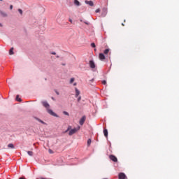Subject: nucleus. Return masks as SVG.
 Instances as JSON below:
<instances>
[{
    "instance_id": "obj_1",
    "label": "nucleus",
    "mask_w": 179,
    "mask_h": 179,
    "mask_svg": "<svg viewBox=\"0 0 179 179\" xmlns=\"http://www.w3.org/2000/svg\"><path fill=\"white\" fill-rule=\"evenodd\" d=\"M42 105L45 108H46L48 114H50V115H52L53 117H57V114L52 111V110L50 109V103H48L45 101H42Z\"/></svg>"
},
{
    "instance_id": "obj_2",
    "label": "nucleus",
    "mask_w": 179,
    "mask_h": 179,
    "mask_svg": "<svg viewBox=\"0 0 179 179\" xmlns=\"http://www.w3.org/2000/svg\"><path fill=\"white\" fill-rule=\"evenodd\" d=\"M79 129H80V126H78L77 128L71 129L69 132V135L72 136V135L76 134L77 131H79Z\"/></svg>"
},
{
    "instance_id": "obj_3",
    "label": "nucleus",
    "mask_w": 179,
    "mask_h": 179,
    "mask_svg": "<svg viewBox=\"0 0 179 179\" xmlns=\"http://www.w3.org/2000/svg\"><path fill=\"white\" fill-rule=\"evenodd\" d=\"M109 159L112 160V162H114V163H117V162H118V159L117 158V157L113 155H109Z\"/></svg>"
},
{
    "instance_id": "obj_4",
    "label": "nucleus",
    "mask_w": 179,
    "mask_h": 179,
    "mask_svg": "<svg viewBox=\"0 0 179 179\" xmlns=\"http://www.w3.org/2000/svg\"><path fill=\"white\" fill-rule=\"evenodd\" d=\"M85 121H86V116H83L79 121L80 125H83V124H85Z\"/></svg>"
},
{
    "instance_id": "obj_5",
    "label": "nucleus",
    "mask_w": 179,
    "mask_h": 179,
    "mask_svg": "<svg viewBox=\"0 0 179 179\" xmlns=\"http://www.w3.org/2000/svg\"><path fill=\"white\" fill-rule=\"evenodd\" d=\"M127 176L124 173H119V179H126Z\"/></svg>"
},
{
    "instance_id": "obj_6",
    "label": "nucleus",
    "mask_w": 179,
    "mask_h": 179,
    "mask_svg": "<svg viewBox=\"0 0 179 179\" xmlns=\"http://www.w3.org/2000/svg\"><path fill=\"white\" fill-rule=\"evenodd\" d=\"M99 58L101 61H104V59H106V56L103 53H99Z\"/></svg>"
},
{
    "instance_id": "obj_7",
    "label": "nucleus",
    "mask_w": 179,
    "mask_h": 179,
    "mask_svg": "<svg viewBox=\"0 0 179 179\" xmlns=\"http://www.w3.org/2000/svg\"><path fill=\"white\" fill-rule=\"evenodd\" d=\"M90 66L92 68V69H94L96 68V64H94V62L92 60L90 61Z\"/></svg>"
},
{
    "instance_id": "obj_8",
    "label": "nucleus",
    "mask_w": 179,
    "mask_h": 179,
    "mask_svg": "<svg viewBox=\"0 0 179 179\" xmlns=\"http://www.w3.org/2000/svg\"><path fill=\"white\" fill-rule=\"evenodd\" d=\"M85 3H87V5H90V6H93L94 5L93 1L87 0L85 1Z\"/></svg>"
},
{
    "instance_id": "obj_9",
    "label": "nucleus",
    "mask_w": 179,
    "mask_h": 179,
    "mask_svg": "<svg viewBox=\"0 0 179 179\" xmlns=\"http://www.w3.org/2000/svg\"><path fill=\"white\" fill-rule=\"evenodd\" d=\"M103 135L104 136H106V138H108V131L107 130V129H105L103 130Z\"/></svg>"
},
{
    "instance_id": "obj_10",
    "label": "nucleus",
    "mask_w": 179,
    "mask_h": 179,
    "mask_svg": "<svg viewBox=\"0 0 179 179\" xmlns=\"http://www.w3.org/2000/svg\"><path fill=\"white\" fill-rule=\"evenodd\" d=\"M0 15H1V16H3V17H6V16H8V14H6V13L0 10Z\"/></svg>"
},
{
    "instance_id": "obj_11",
    "label": "nucleus",
    "mask_w": 179,
    "mask_h": 179,
    "mask_svg": "<svg viewBox=\"0 0 179 179\" xmlns=\"http://www.w3.org/2000/svg\"><path fill=\"white\" fill-rule=\"evenodd\" d=\"M80 94V92L78 88H76V97H78Z\"/></svg>"
},
{
    "instance_id": "obj_12",
    "label": "nucleus",
    "mask_w": 179,
    "mask_h": 179,
    "mask_svg": "<svg viewBox=\"0 0 179 179\" xmlns=\"http://www.w3.org/2000/svg\"><path fill=\"white\" fill-rule=\"evenodd\" d=\"M74 3L76 5V6H80V2L78 0H74Z\"/></svg>"
},
{
    "instance_id": "obj_13",
    "label": "nucleus",
    "mask_w": 179,
    "mask_h": 179,
    "mask_svg": "<svg viewBox=\"0 0 179 179\" xmlns=\"http://www.w3.org/2000/svg\"><path fill=\"white\" fill-rule=\"evenodd\" d=\"M8 148H10V149H15V145H13L12 143H10L8 145Z\"/></svg>"
},
{
    "instance_id": "obj_14",
    "label": "nucleus",
    "mask_w": 179,
    "mask_h": 179,
    "mask_svg": "<svg viewBox=\"0 0 179 179\" xmlns=\"http://www.w3.org/2000/svg\"><path fill=\"white\" fill-rule=\"evenodd\" d=\"M14 52H13V48H11L10 49V51H9V55H13Z\"/></svg>"
},
{
    "instance_id": "obj_15",
    "label": "nucleus",
    "mask_w": 179,
    "mask_h": 179,
    "mask_svg": "<svg viewBox=\"0 0 179 179\" xmlns=\"http://www.w3.org/2000/svg\"><path fill=\"white\" fill-rule=\"evenodd\" d=\"M110 52V49H106L103 52V54H105V55H107V54H108Z\"/></svg>"
},
{
    "instance_id": "obj_16",
    "label": "nucleus",
    "mask_w": 179,
    "mask_h": 179,
    "mask_svg": "<svg viewBox=\"0 0 179 179\" xmlns=\"http://www.w3.org/2000/svg\"><path fill=\"white\" fill-rule=\"evenodd\" d=\"M91 144H92V139L89 138L87 140V146H90Z\"/></svg>"
},
{
    "instance_id": "obj_17",
    "label": "nucleus",
    "mask_w": 179,
    "mask_h": 179,
    "mask_svg": "<svg viewBox=\"0 0 179 179\" xmlns=\"http://www.w3.org/2000/svg\"><path fill=\"white\" fill-rule=\"evenodd\" d=\"M71 129H72V127L71 126H69L67 129L65 131V133L68 132L69 131H71Z\"/></svg>"
},
{
    "instance_id": "obj_18",
    "label": "nucleus",
    "mask_w": 179,
    "mask_h": 179,
    "mask_svg": "<svg viewBox=\"0 0 179 179\" xmlns=\"http://www.w3.org/2000/svg\"><path fill=\"white\" fill-rule=\"evenodd\" d=\"M16 100L17 101H22V99L19 98V95H17Z\"/></svg>"
},
{
    "instance_id": "obj_19",
    "label": "nucleus",
    "mask_w": 179,
    "mask_h": 179,
    "mask_svg": "<svg viewBox=\"0 0 179 179\" xmlns=\"http://www.w3.org/2000/svg\"><path fill=\"white\" fill-rule=\"evenodd\" d=\"M27 154L29 155V156H33V152L32 151H28Z\"/></svg>"
},
{
    "instance_id": "obj_20",
    "label": "nucleus",
    "mask_w": 179,
    "mask_h": 179,
    "mask_svg": "<svg viewBox=\"0 0 179 179\" xmlns=\"http://www.w3.org/2000/svg\"><path fill=\"white\" fill-rule=\"evenodd\" d=\"M91 47H92V48H96V44L94 43H91Z\"/></svg>"
},
{
    "instance_id": "obj_21",
    "label": "nucleus",
    "mask_w": 179,
    "mask_h": 179,
    "mask_svg": "<svg viewBox=\"0 0 179 179\" xmlns=\"http://www.w3.org/2000/svg\"><path fill=\"white\" fill-rule=\"evenodd\" d=\"M18 12L20 13V15H23V10H22V9H18Z\"/></svg>"
},
{
    "instance_id": "obj_22",
    "label": "nucleus",
    "mask_w": 179,
    "mask_h": 179,
    "mask_svg": "<svg viewBox=\"0 0 179 179\" xmlns=\"http://www.w3.org/2000/svg\"><path fill=\"white\" fill-rule=\"evenodd\" d=\"M73 82H75V78H72L70 80V83H73Z\"/></svg>"
},
{
    "instance_id": "obj_23",
    "label": "nucleus",
    "mask_w": 179,
    "mask_h": 179,
    "mask_svg": "<svg viewBox=\"0 0 179 179\" xmlns=\"http://www.w3.org/2000/svg\"><path fill=\"white\" fill-rule=\"evenodd\" d=\"M48 152H49V153H50V155H52V153H54V151H52V150H51V149H49V150H48Z\"/></svg>"
},
{
    "instance_id": "obj_24",
    "label": "nucleus",
    "mask_w": 179,
    "mask_h": 179,
    "mask_svg": "<svg viewBox=\"0 0 179 179\" xmlns=\"http://www.w3.org/2000/svg\"><path fill=\"white\" fill-rule=\"evenodd\" d=\"M63 114H64V115H69V113L66 111H64Z\"/></svg>"
},
{
    "instance_id": "obj_25",
    "label": "nucleus",
    "mask_w": 179,
    "mask_h": 179,
    "mask_svg": "<svg viewBox=\"0 0 179 179\" xmlns=\"http://www.w3.org/2000/svg\"><path fill=\"white\" fill-rule=\"evenodd\" d=\"M102 84H103V85H107V81L103 80V81H102Z\"/></svg>"
},
{
    "instance_id": "obj_26",
    "label": "nucleus",
    "mask_w": 179,
    "mask_h": 179,
    "mask_svg": "<svg viewBox=\"0 0 179 179\" xmlns=\"http://www.w3.org/2000/svg\"><path fill=\"white\" fill-rule=\"evenodd\" d=\"M99 12H100V8L96 10V13H99Z\"/></svg>"
},
{
    "instance_id": "obj_27",
    "label": "nucleus",
    "mask_w": 179,
    "mask_h": 179,
    "mask_svg": "<svg viewBox=\"0 0 179 179\" xmlns=\"http://www.w3.org/2000/svg\"><path fill=\"white\" fill-rule=\"evenodd\" d=\"M69 22H70V23H71V24L73 23V21L71 18L69 20Z\"/></svg>"
},
{
    "instance_id": "obj_28",
    "label": "nucleus",
    "mask_w": 179,
    "mask_h": 179,
    "mask_svg": "<svg viewBox=\"0 0 179 179\" xmlns=\"http://www.w3.org/2000/svg\"><path fill=\"white\" fill-rule=\"evenodd\" d=\"M10 10H12V9H13V5L10 6Z\"/></svg>"
},
{
    "instance_id": "obj_29",
    "label": "nucleus",
    "mask_w": 179,
    "mask_h": 179,
    "mask_svg": "<svg viewBox=\"0 0 179 179\" xmlns=\"http://www.w3.org/2000/svg\"><path fill=\"white\" fill-rule=\"evenodd\" d=\"M51 54L52 55H57V53L55 52H52Z\"/></svg>"
},
{
    "instance_id": "obj_30",
    "label": "nucleus",
    "mask_w": 179,
    "mask_h": 179,
    "mask_svg": "<svg viewBox=\"0 0 179 179\" xmlns=\"http://www.w3.org/2000/svg\"><path fill=\"white\" fill-rule=\"evenodd\" d=\"M55 93L57 94V96H59V92H58V91L55 90Z\"/></svg>"
},
{
    "instance_id": "obj_31",
    "label": "nucleus",
    "mask_w": 179,
    "mask_h": 179,
    "mask_svg": "<svg viewBox=\"0 0 179 179\" xmlns=\"http://www.w3.org/2000/svg\"><path fill=\"white\" fill-rule=\"evenodd\" d=\"M81 99H82V97L79 96L78 99V101H80Z\"/></svg>"
},
{
    "instance_id": "obj_32",
    "label": "nucleus",
    "mask_w": 179,
    "mask_h": 179,
    "mask_svg": "<svg viewBox=\"0 0 179 179\" xmlns=\"http://www.w3.org/2000/svg\"><path fill=\"white\" fill-rule=\"evenodd\" d=\"M103 11L105 12V13H107V10L106 9H103Z\"/></svg>"
},
{
    "instance_id": "obj_33",
    "label": "nucleus",
    "mask_w": 179,
    "mask_h": 179,
    "mask_svg": "<svg viewBox=\"0 0 179 179\" xmlns=\"http://www.w3.org/2000/svg\"><path fill=\"white\" fill-rule=\"evenodd\" d=\"M39 121H40V122H41V124H45L43 121H42V120H39Z\"/></svg>"
},
{
    "instance_id": "obj_34",
    "label": "nucleus",
    "mask_w": 179,
    "mask_h": 179,
    "mask_svg": "<svg viewBox=\"0 0 179 179\" xmlns=\"http://www.w3.org/2000/svg\"><path fill=\"white\" fill-rule=\"evenodd\" d=\"M84 23H85V24H89V23L87 22H84Z\"/></svg>"
},
{
    "instance_id": "obj_35",
    "label": "nucleus",
    "mask_w": 179,
    "mask_h": 179,
    "mask_svg": "<svg viewBox=\"0 0 179 179\" xmlns=\"http://www.w3.org/2000/svg\"><path fill=\"white\" fill-rule=\"evenodd\" d=\"M0 27H2V24L0 23Z\"/></svg>"
},
{
    "instance_id": "obj_36",
    "label": "nucleus",
    "mask_w": 179,
    "mask_h": 179,
    "mask_svg": "<svg viewBox=\"0 0 179 179\" xmlns=\"http://www.w3.org/2000/svg\"><path fill=\"white\" fill-rule=\"evenodd\" d=\"M19 179H25L24 178H20Z\"/></svg>"
},
{
    "instance_id": "obj_37",
    "label": "nucleus",
    "mask_w": 179,
    "mask_h": 179,
    "mask_svg": "<svg viewBox=\"0 0 179 179\" xmlns=\"http://www.w3.org/2000/svg\"><path fill=\"white\" fill-rule=\"evenodd\" d=\"M122 26H124V23L122 24Z\"/></svg>"
},
{
    "instance_id": "obj_38",
    "label": "nucleus",
    "mask_w": 179,
    "mask_h": 179,
    "mask_svg": "<svg viewBox=\"0 0 179 179\" xmlns=\"http://www.w3.org/2000/svg\"><path fill=\"white\" fill-rule=\"evenodd\" d=\"M52 100H54V98H53V97H52Z\"/></svg>"
},
{
    "instance_id": "obj_39",
    "label": "nucleus",
    "mask_w": 179,
    "mask_h": 179,
    "mask_svg": "<svg viewBox=\"0 0 179 179\" xmlns=\"http://www.w3.org/2000/svg\"><path fill=\"white\" fill-rule=\"evenodd\" d=\"M76 83L74 84V86H76Z\"/></svg>"
},
{
    "instance_id": "obj_40",
    "label": "nucleus",
    "mask_w": 179,
    "mask_h": 179,
    "mask_svg": "<svg viewBox=\"0 0 179 179\" xmlns=\"http://www.w3.org/2000/svg\"><path fill=\"white\" fill-rule=\"evenodd\" d=\"M80 22H83V20H80Z\"/></svg>"
},
{
    "instance_id": "obj_41",
    "label": "nucleus",
    "mask_w": 179,
    "mask_h": 179,
    "mask_svg": "<svg viewBox=\"0 0 179 179\" xmlns=\"http://www.w3.org/2000/svg\"><path fill=\"white\" fill-rule=\"evenodd\" d=\"M94 51H96V49H94Z\"/></svg>"
},
{
    "instance_id": "obj_42",
    "label": "nucleus",
    "mask_w": 179,
    "mask_h": 179,
    "mask_svg": "<svg viewBox=\"0 0 179 179\" xmlns=\"http://www.w3.org/2000/svg\"><path fill=\"white\" fill-rule=\"evenodd\" d=\"M0 1H3V0H0Z\"/></svg>"
}]
</instances>
